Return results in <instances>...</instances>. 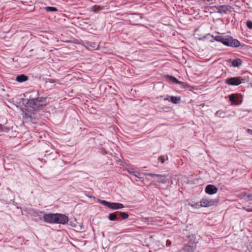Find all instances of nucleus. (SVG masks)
I'll list each match as a JSON object with an SVG mask.
<instances>
[{
	"instance_id": "nucleus-9",
	"label": "nucleus",
	"mask_w": 252,
	"mask_h": 252,
	"mask_svg": "<svg viewBox=\"0 0 252 252\" xmlns=\"http://www.w3.org/2000/svg\"><path fill=\"white\" fill-rule=\"evenodd\" d=\"M217 202L215 199L203 198L200 201V203L202 207H208L215 205Z\"/></svg>"
},
{
	"instance_id": "nucleus-14",
	"label": "nucleus",
	"mask_w": 252,
	"mask_h": 252,
	"mask_svg": "<svg viewBox=\"0 0 252 252\" xmlns=\"http://www.w3.org/2000/svg\"><path fill=\"white\" fill-rule=\"evenodd\" d=\"M119 215V211L115 212L112 213H110L109 215L108 219L109 220L112 221H114L116 220H118L117 218V215Z\"/></svg>"
},
{
	"instance_id": "nucleus-1",
	"label": "nucleus",
	"mask_w": 252,
	"mask_h": 252,
	"mask_svg": "<svg viewBox=\"0 0 252 252\" xmlns=\"http://www.w3.org/2000/svg\"><path fill=\"white\" fill-rule=\"evenodd\" d=\"M211 36L214 38V40L220 42L226 46L237 48L241 45L239 41L228 35H217L215 36L211 35Z\"/></svg>"
},
{
	"instance_id": "nucleus-24",
	"label": "nucleus",
	"mask_w": 252,
	"mask_h": 252,
	"mask_svg": "<svg viewBox=\"0 0 252 252\" xmlns=\"http://www.w3.org/2000/svg\"><path fill=\"white\" fill-rule=\"evenodd\" d=\"M44 214V212H43V211H36L34 212V213L33 214V216L34 217H37V216L40 217L41 214Z\"/></svg>"
},
{
	"instance_id": "nucleus-25",
	"label": "nucleus",
	"mask_w": 252,
	"mask_h": 252,
	"mask_svg": "<svg viewBox=\"0 0 252 252\" xmlns=\"http://www.w3.org/2000/svg\"><path fill=\"white\" fill-rule=\"evenodd\" d=\"M247 197V198H249L250 200H252V193H244L243 195V197Z\"/></svg>"
},
{
	"instance_id": "nucleus-33",
	"label": "nucleus",
	"mask_w": 252,
	"mask_h": 252,
	"mask_svg": "<svg viewBox=\"0 0 252 252\" xmlns=\"http://www.w3.org/2000/svg\"><path fill=\"white\" fill-rule=\"evenodd\" d=\"M117 218L118 219V220H119V218H121V215H117Z\"/></svg>"
},
{
	"instance_id": "nucleus-3",
	"label": "nucleus",
	"mask_w": 252,
	"mask_h": 252,
	"mask_svg": "<svg viewBox=\"0 0 252 252\" xmlns=\"http://www.w3.org/2000/svg\"><path fill=\"white\" fill-rule=\"evenodd\" d=\"M214 8L217 10V12L220 14H224L230 13L233 8L228 5H215Z\"/></svg>"
},
{
	"instance_id": "nucleus-21",
	"label": "nucleus",
	"mask_w": 252,
	"mask_h": 252,
	"mask_svg": "<svg viewBox=\"0 0 252 252\" xmlns=\"http://www.w3.org/2000/svg\"><path fill=\"white\" fill-rule=\"evenodd\" d=\"M45 10L47 12H54V11H57L58 9L57 8L55 7H52V6H47L45 7Z\"/></svg>"
},
{
	"instance_id": "nucleus-5",
	"label": "nucleus",
	"mask_w": 252,
	"mask_h": 252,
	"mask_svg": "<svg viewBox=\"0 0 252 252\" xmlns=\"http://www.w3.org/2000/svg\"><path fill=\"white\" fill-rule=\"evenodd\" d=\"M55 223L65 224L68 221V218L66 215L56 213Z\"/></svg>"
},
{
	"instance_id": "nucleus-27",
	"label": "nucleus",
	"mask_w": 252,
	"mask_h": 252,
	"mask_svg": "<svg viewBox=\"0 0 252 252\" xmlns=\"http://www.w3.org/2000/svg\"><path fill=\"white\" fill-rule=\"evenodd\" d=\"M128 173L130 174L133 175L137 178H139L138 175L137 174V172L136 171L133 170H128Z\"/></svg>"
},
{
	"instance_id": "nucleus-19",
	"label": "nucleus",
	"mask_w": 252,
	"mask_h": 252,
	"mask_svg": "<svg viewBox=\"0 0 252 252\" xmlns=\"http://www.w3.org/2000/svg\"><path fill=\"white\" fill-rule=\"evenodd\" d=\"M35 101L37 102V103H38L39 104H43V102H45L46 98L45 97H38L36 98H33Z\"/></svg>"
},
{
	"instance_id": "nucleus-12",
	"label": "nucleus",
	"mask_w": 252,
	"mask_h": 252,
	"mask_svg": "<svg viewBox=\"0 0 252 252\" xmlns=\"http://www.w3.org/2000/svg\"><path fill=\"white\" fill-rule=\"evenodd\" d=\"M166 77L170 81H171L174 83L179 84V85L183 86L184 88H185L186 85L185 83L179 81L176 77H175L173 76L167 75Z\"/></svg>"
},
{
	"instance_id": "nucleus-2",
	"label": "nucleus",
	"mask_w": 252,
	"mask_h": 252,
	"mask_svg": "<svg viewBox=\"0 0 252 252\" xmlns=\"http://www.w3.org/2000/svg\"><path fill=\"white\" fill-rule=\"evenodd\" d=\"M99 202L102 205L112 210H118L124 207V205L120 203L110 202L104 200H100Z\"/></svg>"
},
{
	"instance_id": "nucleus-26",
	"label": "nucleus",
	"mask_w": 252,
	"mask_h": 252,
	"mask_svg": "<svg viewBox=\"0 0 252 252\" xmlns=\"http://www.w3.org/2000/svg\"><path fill=\"white\" fill-rule=\"evenodd\" d=\"M247 26L248 28L250 29H252V21H247Z\"/></svg>"
},
{
	"instance_id": "nucleus-32",
	"label": "nucleus",
	"mask_w": 252,
	"mask_h": 252,
	"mask_svg": "<svg viewBox=\"0 0 252 252\" xmlns=\"http://www.w3.org/2000/svg\"><path fill=\"white\" fill-rule=\"evenodd\" d=\"M2 129V125L0 124V131H1Z\"/></svg>"
},
{
	"instance_id": "nucleus-23",
	"label": "nucleus",
	"mask_w": 252,
	"mask_h": 252,
	"mask_svg": "<svg viewBox=\"0 0 252 252\" xmlns=\"http://www.w3.org/2000/svg\"><path fill=\"white\" fill-rule=\"evenodd\" d=\"M189 205L193 208L195 209H199L200 207H202L201 206H200V204H199V203H194L193 204H189Z\"/></svg>"
},
{
	"instance_id": "nucleus-4",
	"label": "nucleus",
	"mask_w": 252,
	"mask_h": 252,
	"mask_svg": "<svg viewBox=\"0 0 252 252\" xmlns=\"http://www.w3.org/2000/svg\"><path fill=\"white\" fill-rule=\"evenodd\" d=\"M146 175L151 176L152 177L156 178L157 180H155V182H158L161 184H166L167 182V179L166 178V175H161L154 173H146Z\"/></svg>"
},
{
	"instance_id": "nucleus-11",
	"label": "nucleus",
	"mask_w": 252,
	"mask_h": 252,
	"mask_svg": "<svg viewBox=\"0 0 252 252\" xmlns=\"http://www.w3.org/2000/svg\"><path fill=\"white\" fill-rule=\"evenodd\" d=\"M206 193L209 194H214L217 193L218 188L213 185H208L205 189Z\"/></svg>"
},
{
	"instance_id": "nucleus-30",
	"label": "nucleus",
	"mask_w": 252,
	"mask_h": 252,
	"mask_svg": "<svg viewBox=\"0 0 252 252\" xmlns=\"http://www.w3.org/2000/svg\"><path fill=\"white\" fill-rule=\"evenodd\" d=\"M245 209L246 210V211H247L248 212H252V209Z\"/></svg>"
},
{
	"instance_id": "nucleus-6",
	"label": "nucleus",
	"mask_w": 252,
	"mask_h": 252,
	"mask_svg": "<svg viewBox=\"0 0 252 252\" xmlns=\"http://www.w3.org/2000/svg\"><path fill=\"white\" fill-rule=\"evenodd\" d=\"M229 101L231 103V105H239L242 102V98L239 94H231L228 96Z\"/></svg>"
},
{
	"instance_id": "nucleus-13",
	"label": "nucleus",
	"mask_w": 252,
	"mask_h": 252,
	"mask_svg": "<svg viewBox=\"0 0 252 252\" xmlns=\"http://www.w3.org/2000/svg\"><path fill=\"white\" fill-rule=\"evenodd\" d=\"M28 80V76L25 74H20L16 77L15 80L19 83L24 82Z\"/></svg>"
},
{
	"instance_id": "nucleus-31",
	"label": "nucleus",
	"mask_w": 252,
	"mask_h": 252,
	"mask_svg": "<svg viewBox=\"0 0 252 252\" xmlns=\"http://www.w3.org/2000/svg\"><path fill=\"white\" fill-rule=\"evenodd\" d=\"M170 96L167 95V97H166V98H165L164 99V100H168V101H169V100L170 99Z\"/></svg>"
},
{
	"instance_id": "nucleus-7",
	"label": "nucleus",
	"mask_w": 252,
	"mask_h": 252,
	"mask_svg": "<svg viewBox=\"0 0 252 252\" xmlns=\"http://www.w3.org/2000/svg\"><path fill=\"white\" fill-rule=\"evenodd\" d=\"M225 83L230 86H238L242 83V78L241 77H235L227 78L225 80Z\"/></svg>"
},
{
	"instance_id": "nucleus-20",
	"label": "nucleus",
	"mask_w": 252,
	"mask_h": 252,
	"mask_svg": "<svg viewBox=\"0 0 252 252\" xmlns=\"http://www.w3.org/2000/svg\"><path fill=\"white\" fill-rule=\"evenodd\" d=\"M119 215H121L122 220H126L128 218L129 215L127 213L119 211Z\"/></svg>"
},
{
	"instance_id": "nucleus-22",
	"label": "nucleus",
	"mask_w": 252,
	"mask_h": 252,
	"mask_svg": "<svg viewBox=\"0 0 252 252\" xmlns=\"http://www.w3.org/2000/svg\"><path fill=\"white\" fill-rule=\"evenodd\" d=\"M168 159V158L167 156H160L158 158V160L159 161H160L162 163H164L165 162V161Z\"/></svg>"
},
{
	"instance_id": "nucleus-16",
	"label": "nucleus",
	"mask_w": 252,
	"mask_h": 252,
	"mask_svg": "<svg viewBox=\"0 0 252 252\" xmlns=\"http://www.w3.org/2000/svg\"><path fill=\"white\" fill-rule=\"evenodd\" d=\"M180 97H179L171 96L170 97V99L169 100V101H171L172 103L174 104H178L180 103Z\"/></svg>"
},
{
	"instance_id": "nucleus-15",
	"label": "nucleus",
	"mask_w": 252,
	"mask_h": 252,
	"mask_svg": "<svg viewBox=\"0 0 252 252\" xmlns=\"http://www.w3.org/2000/svg\"><path fill=\"white\" fill-rule=\"evenodd\" d=\"M242 60L240 59L237 58L233 60L231 64L234 67H238L242 64Z\"/></svg>"
},
{
	"instance_id": "nucleus-17",
	"label": "nucleus",
	"mask_w": 252,
	"mask_h": 252,
	"mask_svg": "<svg viewBox=\"0 0 252 252\" xmlns=\"http://www.w3.org/2000/svg\"><path fill=\"white\" fill-rule=\"evenodd\" d=\"M181 252H194V250L192 247L186 245L182 249Z\"/></svg>"
},
{
	"instance_id": "nucleus-10",
	"label": "nucleus",
	"mask_w": 252,
	"mask_h": 252,
	"mask_svg": "<svg viewBox=\"0 0 252 252\" xmlns=\"http://www.w3.org/2000/svg\"><path fill=\"white\" fill-rule=\"evenodd\" d=\"M56 213H48L43 215V219L45 222L49 223H55Z\"/></svg>"
},
{
	"instance_id": "nucleus-18",
	"label": "nucleus",
	"mask_w": 252,
	"mask_h": 252,
	"mask_svg": "<svg viewBox=\"0 0 252 252\" xmlns=\"http://www.w3.org/2000/svg\"><path fill=\"white\" fill-rule=\"evenodd\" d=\"M91 9L92 11H94V12H98L103 9V7H101L99 5H94L91 7Z\"/></svg>"
},
{
	"instance_id": "nucleus-8",
	"label": "nucleus",
	"mask_w": 252,
	"mask_h": 252,
	"mask_svg": "<svg viewBox=\"0 0 252 252\" xmlns=\"http://www.w3.org/2000/svg\"><path fill=\"white\" fill-rule=\"evenodd\" d=\"M27 102L26 103V106L27 107H30L32 108L34 110H37L40 109V108L45 104H39L37 103V102L33 99H28L26 100Z\"/></svg>"
},
{
	"instance_id": "nucleus-29",
	"label": "nucleus",
	"mask_w": 252,
	"mask_h": 252,
	"mask_svg": "<svg viewBox=\"0 0 252 252\" xmlns=\"http://www.w3.org/2000/svg\"><path fill=\"white\" fill-rule=\"evenodd\" d=\"M247 131L248 133L252 134V129H247Z\"/></svg>"
},
{
	"instance_id": "nucleus-28",
	"label": "nucleus",
	"mask_w": 252,
	"mask_h": 252,
	"mask_svg": "<svg viewBox=\"0 0 252 252\" xmlns=\"http://www.w3.org/2000/svg\"><path fill=\"white\" fill-rule=\"evenodd\" d=\"M25 117L26 118L30 119L31 121L32 120V115L30 114H29L28 113H25Z\"/></svg>"
}]
</instances>
